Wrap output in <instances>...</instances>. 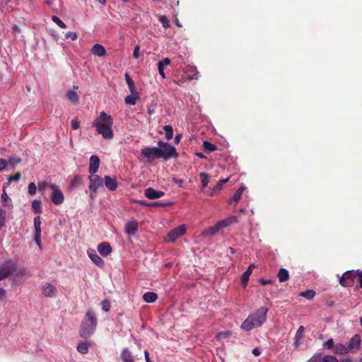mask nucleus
I'll list each match as a JSON object with an SVG mask.
<instances>
[{
	"instance_id": "1",
	"label": "nucleus",
	"mask_w": 362,
	"mask_h": 362,
	"mask_svg": "<svg viewBox=\"0 0 362 362\" xmlns=\"http://www.w3.org/2000/svg\"><path fill=\"white\" fill-rule=\"evenodd\" d=\"M112 124L113 120L112 117L104 111L100 112L99 116L95 119L92 124L93 127L96 128L98 133L101 134L105 139L113 138Z\"/></svg>"
},
{
	"instance_id": "2",
	"label": "nucleus",
	"mask_w": 362,
	"mask_h": 362,
	"mask_svg": "<svg viewBox=\"0 0 362 362\" xmlns=\"http://www.w3.org/2000/svg\"><path fill=\"white\" fill-rule=\"evenodd\" d=\"M267 312V308H259L243 321L240 328L245 331H250L255 327H260L266 321Z\"/></svg>"
},
{
	"instance_id": "3",
	"label": "nucleus",
	"mask_w": 362,
	"mask_h": 362,
	"mask_svg": "<svg viewBox=\"0 0 362 362\" xmlns=\"http://www.w3.org/2000/svg\"><path fill=\"white\" fill-rule=\"evenodd\" d=\"M97 326V319L92 311L86 312L85 317L81 322L80 328V336L82 338L87 339L90 337L95 332Z\"/></svg>"
},
{
	"instance_id": "4",
	"label": "nucleus",
	"mask_w": 362,
	"mask_h": 362,
	"mask_svg": "<svg viewBox=\"0 0 362 362\" xmlns=\"http://www.w3.org/2000/svg\"><path fill=\"white\" fill-rule=\"evenodd\" d=\"M158 148L159 155H160V158H163L165 160L171 158H177L178 156L175 148L168 143L160 141L158 142Z\"/></svg>"
},
{
	"instance_id": "5",
	"label": "nucleus",
	"mask_w": 362,
	"mask_h": 362,
	"mask_svg": "<svg viewBox=\"0 0 362 362\" xmlns=\"http://www.w3.org/2000/svg\"><path fill=\"white\" fill-rule=\"evenodd\" d=\"M16 272V265L11 260L3 263L0 266V281L7 278L13 272Z\"/></svg>"
},
{
	"instance_id": "6",
	"label": "nucleus",
	"mask_w": 362,
	"mask_h": 362,
	"mask_svg": "<svg viewBox=\"0 0 362 362\" xmlns=\"http://www.w3.org/2000/svg\"><path fill=\"white\" fill-rule=\"evenodd\" d=\"M89 180V185L88 188L91 192L90 197L92 199L94 198L93 194L95 193L100 187H102L103 185V180L101 177L95 173L91 174L88 176Z\"/></svg>"
},
{
	"instance_id": "7",
	"label": "nucleus",
	"mask_w": 362,
	"mask_h": 362,
	"mask_svg": "<svg viewBox=\"0 0 362 362\" xmlns=\"http://www.w3.org/2000/svg\"><path fill=\"white\" fill-rule=\"evenodd\" d=\"M358 272L347 271L339 278V283L344 287L351 286L356 281Z\"/></svg>"
},
{
	"instance_id": "8",
	"label": "nucleus",
	"mask_w": 362,
	"mask_h": 362,
	"mask_svg": "<svg viewBox=\"0 0 362 362\" xmlns=\"http://www.w3.org/2000/svg\"><path fill=\"white\" fill-rule=\"evenodd\" d=\"M50 189H52L50 199L52 203L55 205L62 204L64 200V197L59 187L57 185H50Z\"/></svg>"
},
{
	"instance_id": "9",
	"label": "nucleus",
	"mask_w": 362,
	"mask_h": 362,
	"mask_svg": "<svg viewBox=\"0 0 362 362\" xmlns=\"http://www.w3.org/2000/svg\"><path fill=\"white\" fill-rule=\"evenodd\" d=\"M186 233V227L185 225H180L178 227L172 229L165 238V242H175L179 237L183 235Z\"/></svg>"
},
{
	"instance_id": "10",
	"label": "nucleus",
	"mask_w": 362,
	"mask_h": 362,
	"mask_svg": "<svg viewBox=\"0 0 362 362\" xmlns=\"http://www.w3.org/2000/svg\"><path fill=\"white\" fill-rule=\"evenodd\" d=\"M141 154L146 158L148 161H151L155 158H160L158 147H146L141 150Z\"/></svg>"
},
{
	"instance_id": "11",
	"label": "nucleus",
	"mask_w": 362,
	"mask_h": 362,
	"mask_svg": "<svg viewBox=\"0 0 362 362\" xmlns=\"http://www.w3.org/2000/svg\"><path fill=\"white\" fill-rule=\"evenodd\" d=\"M42 293L45 297H55L57 293V288L49 283H45L41 287Z\"/></svg>"
},
{
	"instance_id": "12",
	"label": "nucleus",
	"mask_w": 362,
	"mask_h": 362,
	"mask_svg": "<svg viewBox=\"0 0 362 362\" xmlns=\"http://www.w3.org/2000/svg\"><path fill=\"white\" fill-rule=\"evenodd\" d=\"M87 254L91 261L98 267H103L105 264L103 259L98 255L94 249L89 248L87 250Z\"/></svg>"
},
{
	"instance_id": "13",
	"label": "nucleus",
	"mask_w": 362,
	"mask_h": 362,
	"mask_svg": "<svg viewBox=\"0 0 362 362\" xmlns=\"http://www.w3.org/2000/svg\"><path fill=\"white\" fill-rule=\"evenodd\" d=\"M144 195L150 199H156L162 197L164 195L163 191L156 190L152 187H148L145 189Z\"/></svg>"
},
{
	"instance_id": "14",
	"label": "nucleus",
	"mask_w": 362,
	"mask_h": 362,
	"mask_svg": "<svg viewBox=\"0 0 362 362\" xmlns=\"http://www.w3.org/2000/svg\"><path fill=\"white\" fill-rule=\"evenodd\" d=\"M98 251L100 255L107 257L112 253V249L107 242H103L98 245Z\"/></svg>"
},
{
	"instance_id": "15",
	"label": "nucleus",
	"mask_w": 362,
	"mask_h": 362,
	"mask_svg": "<svg viewBox=\"0 0 362 362\" xmlns=\"http://www.w3.org/2000/svg\"><path fill=\"white\" fill-rule=\"evenodd\" d=\"M100 165V159L98 156L93 155L90 158L89 160V173L94 174L98 170Z\"/></svg>"
},
{
	"instance_id": "16",
	"label": "nucleus",
	"mask_w": 362,
	"mask_h": 362,
	"mask_svg": "<svg viewBox=\"0 0 362 362\" xmlns=\"http://www.w3.org/2000/svg\"><path fill=\"white\" fill-rule=\"evenodd\" d=\"M104 183L105 187L110 191L115 190L118 187V183L115 177H112L110 175H106L104 177Z\"/></svg>"
},
{
	"instance_id": "17",
	"label": "nucleus",
	"mask_w": 362,
	"mask_h": 362,
	"mask_svg": "<svg viewBox=\"0 0 362 362\" xmlns=\"http://www.w3.org/2000/svg\"><path fill=\"white\" fill-rule=\"evenodd\" d=\"M170 64V60L168 58H164L163 60L159 61L158 63V70L160 76L164 79L165 78V74L164 70L166 66Z\"/></svg>"
},
{
	"instance_id": "18",
	"label": "nucleus",
	"mask_w": 362,
	"mask_h": 362,
	"mask_svg": "<svg viewBox=\"0 0 362 362\" xmlns=\"http://www.w3.org/2000/svg\"><path fill=\"white\" fill-rule=\"evenodd\" d=\"M138 230V223L136 221L128 222L125 226V233L129 235H134Z\"/></svg>"
},
{
	"instance_id": "19",
	"label": "nucleus",
	"mask_w": 362,
	"mask_h": 362,
	"mask_svg": "<svg viewBox=\"0 0 362 362\" xmlns=\"http://www.w3.org/2000/svg\"><path fill=\"white\" fill-rule=\"evenodd\" d=\"M255 267V266L254 264H251L246 269V271L241 276V281L243 286H245L247 285L250 276L252 274Z\"/></svg>"
},
{
	"instance_id": "20",
	"label": "nucleus",
	"mask_w": 362,
	"mask_h": 362,
	"mask_svg": "<svg viewBox=\"0 0 362 362\" xmlns=\"http://www.w3.org/2000/svg\"><path fill=\"white\" fill-rule=\"evenodd\" d=\"M91 52L94 55L98 57H104L106 54V50L105 47L100 44L94 45L92 47Z\"/></svg>"
},
{
	"instance_id": "21",
	"label": "nucleus",
	"mask_w": 362,
	"mask_h": 362,
	"mask_svg": "<svg viewBox=\"0 0 362 362\" xmlns=\"http://www.w3.org/2000/svg\"><path fill=\"white\" fill-rule=\"evenodd\" d=\"M361 337L358 334H355L350 340L348 348L349 350L354 349L355 348H358L361 344Z\"/></svg>"
},
{
	"instance_id": "22",
	"label": "nucleus",
	"mask_w": 362,
	"mask_h": 362,
	"mask_svg": "<svg viewBox=\"0 0 362 362\" xmlns=\"http://www.w3.org/2000/svg\"><path fill=\"white\" fill-rule=\"evenodd\" d=\"M349 348L346 344H338L334 346V352L336 354H346L349 352Z\"/></svg>"
},
{
	"instance_id": "23",
	"label": "nucleus",
	"mask_w": 362,
	"mask_h": 362,
	"mask_svg": "<svg viewBox=\"0 0 362 362\" xmlns=\"http://www.w3.org/2000/svg\"><path fill=\"white\" fill-rule=\"evenodd\" d=\"M219 230L220 229L216 223L214 226L205 229L202 232V235L205 237H211L216 235Z\"/></svg>"
},
{
	"instance_id": "24",
	"label": "nucleus",
	"mask_w": 362,
	"mask_h": 362,
	"mask_svg": "<svg viewBox=\"0 0 362 362\" xmlns=\"http://www.w3.org/2000/svg\"><path fill=\"white\" fill-rule=\"evenodd\" d=\"M158 298V295L155 292L148 291L146 292L143 295V299L146 303H153L155 302Z\"/></svg>"
},
{
	"instance_id": "25",
	"label": "nucleus",
	"mask_w": 362,
	"mask_h": 362,
	"mask_svg": "<svg viewBox=\"0 0 362 362\" xmlns=\"http://www.w3.org/2000/svg\"><path fill=\"white\" fill-rule=\"evenodd\" d=\"M278 278L280 282H285L289 279V274L287 269L281 268L278 272Z\"/></svg>"
},
{
	"instance_id": "26",
	"label": "nucleus",
	"mask_w": 362,
	"mask_h": 362,
	"mask_svg": "<svg viewBox=\"0 0 362 362\" xmlns=\"http://www.w3.org/2000/svg\"><path fill=\"white\" fill-rule=\"evenodd\" d=\"M125 81L127 82V84L128 85L131 93L133 95H136L137 92L136 90V87L134 86V83L127 74H125Z\"/></svg>"
},
{
	"instance_id": "27",
	"label": "nucleus",
	"mask_w": 362,
	"mask_h": 362,
	"mask_svg": "<svg viewBox=\"0 0 362 362\" xmlns=\"http://www.w3.org/2000/svg\"><path fill=\"white\" fill-rule=\"evenodd\" d=\"M89 345L90 344L88 342H81L77 345L76 349L79 353L86 354L88 352Z\"/></svg>"
},
{
	"instance_id": "28",
	"label": "nucleus",
	"mask_w": 362,
	"mask_h": 362,
	"mask_svg": "<svg viewBox=\"0 0 362 362\" xmlns=\"http://www.w3.org/2000/svg\"><path fill=\"white\" fill-rule=\"evenodd\" d=\"M67 98L73 103L78 101V95L74 90H68L66 93Z\"/></svg>"
},
{
	"instance_id": "29",
	"label": "nucleus",
	"mask_w": 362,
	"mask_h": 362,
	"mask_svg": "<svg viewBox=\"0 0 362 362\" xmlns=\"http://www.w3.org/2000/svg\"><path fill=\"white\" fill-rule=\"evenodd\" d=\"M228 180L229 177L219 180L209 194L212 196L216 191L220 190L222 188L223 185L226 183Z\"/></svg>"
},
{
	"instance_id": "30",
	"label": "nucleus",
	"mask_w": 362,
	"mask_h": 362,
	"mask_svg": "<svg viewBox=\"0 0 362 362\" xmlns=\"http://www.w3.org/2000/svg\"><path fill=\"white\" fill-rule=\"evenodd\" d=\"M199 177L201 179L202 188L204 189L206 187L209 182V175L206 173L202 172L199 173Z\"/></svg>"
},
{
	"instance_id": "31",
	"label": "nucleus",
	"mask_w": 362,
	"mask_h": 362,
	"mask_svg": "<svg viewBox=\"0 0 362 362\" xmlns=\"http://www.w3.org/2000/svg\"><path fill=\"white\" fill-rule=\"evenodd\" d=\"M163 129L165 134V138L168 140H170L173 136V127L171 125H165Z\"/></svg>"
},
{
	"instance_id": "32",
	"label": "nucleus",
	"mask_w": 362,
	"mask_h": 362,
	"mask_svg": "<svg viewBox=\"0 0 362 362\" xmlns=\"http://www.w3.org/2000/svg\"><path fill=\"white\" fill-rule=\"evenodd\" d=\"M121 357L124 362H128L133 359L132 354L128 349H123Z\"/></svg>"
},
{
	"instance_id": "33",
	"label": "nucleus",
	"mask_w": 362,
	"mask_h": 362,
	"mask_svg": "<svg viewBox=\"0 0 362 362\" xmlns=\"http://www.w3.org/2000/svg\"><path fill=\"white\" fill-rule=\"evenodd\" d=\"M245 189V187L243 186L240 187L234 193L231 200L235 202H237L240 199L241 195H242L243 192H244Z\"/></svg>"
},
{
	"instance_id": "34",
	"label": "nucleus",
	"mask_w": 362,
	"mask_h": 362,
	"mask_svg": "<svg viewBox=\"0 0 362 362\" xmlns=\"http://www.w3.org/2000/svg\"><path fill=\"white\" fill-rule=\"evenodd\" d=\"M40 226H41L40 217V216H37L34 218L35 233H37V235H39V234H41Z\"/></svg>"
},
{
	"instance_id": "35",
	"label": "nucleus",
	"mask_w": 362,
	"mask_h": 362,
	"mask_svg": "<svg viewBox=\"0 0 362 362\" xmlns=\"http://www.w3.org/2000/svg\"><path fill=\"white\" fill-rule=\"evenodd\" d=\"M300 296L308 300L313 299L315 296V292L313 290H306L300 293Z\"/></svg>"
},
{
	"instance_id": "36",
	"label": "nucleus",
	"mask_w": 362,
	"mask_h": 362,
	"mask_svg": "<svg viewBox=\"0 0 362 362\" xmlns=\"http://www.w3.org/2000/svg\"><path fill=\"white\" fill-rule=\"evenodd\" d=\"M32 208L35 213H42L41 202L40 200H34L32 202Z\"/></svg>"
},
{
	"instance_id": "37",
	"label": "nucleus",
	"mask_w": 362,
	"mask_h": 362,
	"mask_svg": "<svg viewBox=\"0 0 362 362\" xmlns=\"http://www.w3.org/2000/svg\"><path fill=\"white\" fill-rule=\"evenodd\" d=\"M138 99L137 94L136 95H127L125 98V103L128 105H134L136 104V100Z\"/></svg>"
},
{
	"instance_id": "38",
	"label": "nucleus",
	"mask_w": 362,
	"mask_h": 362,
	"mask_svg": "<svg viewBox=\"0 0 362 362\" xmlns=\"http://www.w3.org/2000/svg\"><path fill=\"white\" fill-rule=\"evenodd\" d=\"M21 158L18 156H13L8 158V164L11 165L13 168H15V166L20 163L21 162Z\"/></svg>"
},
{
	"instance_id": "39",
	"label": "nucleus",
	"mask_w": 362,
	"mask_h": 362,
	"mask_svg": "<svg viewBox=\"0 0 362 362\" xmlns=\"http://www.w3.org/2000/svg\"><path fill=\"white\" fill-rule=\"evenodd\" d=\"M1 200L3 202V204L4 206H10L11 205V199L10 197L7 195L5 190H4L2 194H1Z\"/></svg>"
},
{
	"instance_id": "40",
	"label": "nucleus",
	"mask_w": 362,
	"mask_h": 362,
	"mask_svg": "<svg viewBox=\"0 0 362 362\" xmlns=\"http://www.w3.org/2000/svg\"><path fill=\"white\" fill-rule=\"evenodd\" d=\"M203 147L206 151H208L210 152L215 151L216 148V147L214 144H213L209 141H204Z\"/></svg>"
},
{
	"instance_id": "41",
	"label": "nucleus",
	"mask_w": 362,
	"mask_h": 362,
	"mask_svg": "<svg viewBox=\"0 0 362 362\" xmlns=\"http://www.w3.org/2000/svg\"><path fill=\"white\" fill-rule=\"evenodd\" d=\"M52 20L61 28H66V25L57 16H53Z\"/></svg>"
},
{
	"instance_id": "42",
	"label": "nucleus",
	"mask_w": 362,
	"mask_h": 362,
	"mask_svg": "<svg viewBox=\"0 0 362 362\" xmlns=\"http://www.w3.org/2000/svg\"><path fill=\"white\" fill-rule=\"evenodd\" d=\"M231 335V332L229 331H224L218 332L216 337L217 339H228Z\"/></svg>"
},
{
	"instance_id": "43",
	"label": "nucleus",
	"mask_w": 362,
	"mask_h": 362,
	"mask_svg": "<svg viewBox=\"0 0 362 362\" xmlns=\"http://www.w3.org/2000/svg\"><path fill=\"white\" fill-rule=\"evenodd\" d=\"M159 21L165 28H168L170 27L169 20L165 16H161L159 18Z\"/></svg>"
},
{
	"instance_id": "44",
	"label": "nucleus",
	"mask_w": 362,
	"mask_h": 362,
	"mask_svg": "<svg viewBox=\"0 0 362 362\" xmlns=\"http://www.w3.org/2000/svg\"><path fill=\"white\" fill-rule=\"evenodd\" d=\"M334 340L333 339H329L327 341H326L323 344L322 347L325 349H329L331 348H334Z\"/></svg>"
},
{
	"instance_id": "45",
	"label": "nucleus",
	"mask_w": 362,
	"mask_h": 362,
	"mask_svg": "<svg viewBox=\"0 0 362 362\" xmlns=\"http://www.w3.org/2000/svg\"><path fill=\"white\" fill-rule=\"evenodd\" d=\"M52 184L47 183L46 182H43L42 183L39 184L38 185V189L40 192H44L47 188L50 189V185Z\"/></svg>"
},
{
	"instance_id": "46",
	"label": "nucleus",
	"mask_w": 362,
	"mask_h": 362,
	"mask_svg": "<svg viewBox=\"0 0 362 362\" xmlns=\"http://www.w3.org/2000/svg\"><path fill=\"white\" fill-rule=\"evenodd\" d=\"M28 192L30 195H34L36 193V185L34 182H30L28 185Z\"/></svg>"
},
{
	"instance_id": "47",
	"label": "nucleus",
	"mask_w": 362,
	"mask_h": 362,
	"mask_svg": "<svg viewBox=\"0 0 362 362\" xmlns=\"http://www.w3.org/2000/svg\"><path fill=\"white\" fill-rule=\"evenodd\" d=\"M6 211L0 207V229L5 223Z\"/></svg>"
},
{
	"instance_id": "48",
	"label": "nucleus",
	"mask_w": 362,
	"mask_h": 362,
	"mask_svg": "<svg viewBox=\"0 0 362 362\" xmlns=\"http://www.w3.org/2000/svg\"><path fill=\"white\" fill-rule=\"evenodd\" d=\"M322 362H339L336 357L327 355L323 357Z\"/></svg>"
},
{
	"instance_id": "49",
	"label": "nucleus",
	"mask_w": 362,
	"mask_h": 362,
	"mask_svg": "<svg viewBox=\"0 0 362 362\" xmlns=\"http://www.w3.org/2000/svg\"><path fill=\"white\" fill-rule=\"evenodd\" d=\"M216 224L220 230L229 226L226 218L217 222Z\"/></svg>"
},
{
	"instance_id": "50",
	"label": "nucleus",
	"mask_w": 362,
	"mask_h": 362,
	"mask_svg": "<svg viewBox=\"0 0 362 362\" xmlns=\"http://www.w3.org/2000/svg\"><path fill=\"white\" fill-rule=\"evenodd\" d=\"M21 173H17L14 175L9 176L8 177V180H9V182H11L13 181L18 182L21 179Z\"/></svg>"
},
{
	"instance_id": "51",
	"label": "nucleus",
	"mask_w": 362,
	"mask_h": 362,
	"mask_svg": "<svg viewBox=\"0 0 362 362\" xmlns=\"http://www.w3.org/2000/svg\"><path fill=\"white\" fill-rule=\"evenodd\" d=\"M78 35L75 32H68L65 34L66 38H71L72 40H76Z\"/></svg>"
},
{
	"instance_id": "52",
	"label": "nucleus",
	"mask_w": 362,
	"mask_h": 362,
	"mask_svg": "<svg viewBox=\"0 0 362 362\" xmlns=\"http://www.w3.org/2000/svg\"><path fill=\"white\" fill-rule=\"evenodd\" d=\"M80 127L78 120L75 118L71 120V128L74 130L78 129Z\"/></svg>"
},
{
	"instance_id": "53",
	"label": "nucleus",
	"mask_w": 362,
	"mask_h": 362,
	"mask_svg": "<svg viewBox=\"0 0 362 362\" xmlns=\"http://www.w3.org/2000/svg\"><path fill=\"white\" fill-rule=\"evenodd\" d=\"M102 305H103V310L105 312H107L109 311L110 308V302L107 301V300H103L102 302Z\"/></svg>"
},
{
	"instance_id": "54",
	"label": "nucleus",
	"mask_w": 362,
	"mask_h": 362,
	"mask_svg": "<svg viewBox=\"0 0 362 362\" xmlns=\"http://www.w3.org/2000/svg\"><path fill=\"white\" fill-rule=\"evenodd\" d=\"M139 51H140V47L139 45H136L134 52H133V57L135 59H138L139 57Z\"/></svg>"
},
{
	"instance_id": "55",
	"label": "nucleus",
	"mask_w": 362,
	"mask_h": 362,
	"mask_svg": "<svg viewBox=\"0 0 362 362\" xmlns=\"http://www.w3.org/2000/svg\"><path fill=\"white\" fill-rule=\"evenodd\" d=\"M7 164L8 162L6 160L0 158V172L3 171L5 169Z\"/></svg>"
},
{
	"instance_id": "56",
	"label": "nucleus",
	"mask_w": 362,
	"mask_h": 362,
	"mask_svg": "<svg viewBox=\"0 0 362 362\" xmlns=\"http://www.w3.org/2000/svg\"><path fill=\"white\" fill-rule=\"evenodd\" d=\"M229 226L233 223L238 222V218L236 216H230L226 218Z\"/></svg>"
},
{
	"instance_id": "57",
	"label": "nucleus",
	"mask_w": 362,
	"mask_h": 362,
	"mask_svg": "<svg viewBox=\"0 0 362 362\" xmlns=\"http://www.w3.org/2000/svg\"><path fill=\"white\" fill-rule=\"evenodd\" d=\"M360 284V286L362 288V271L361 272H358V275H356V281Z\"/></svg>"
},
{
	"instance_id": "58",
	"label": "nucleus",
	"mask_w": 362,
	"mask_h": 362,
	"mask_svg": "<svg viewBox=\"0 0 362 362\" xmlns=\"http://www.w3.org/2000/svg\"><path fill=\"white\" fill-rule=\"evenodd\" d=\"M303 331H304V327L303 326H300L298 329V331H297L296 334V338H300V334L303 332Z\"/></svg>"
},
{
	"instance_id": "59",
	"label": "nucleus",
	"mask_w": 362,
	"mask_h": 362,
	"mask_svg": "<svg viewBox=\"0 0 362 362\" xmlns=\"http://www.w3.org/2000/svg\"><path fill=\"white\" fill-rule=\"evenodd\" d=\"M173 181L176 183L177 185H178L179 187H182V185L183 183V180L182 179H178V178H176V177H173Z\"/></svg>"
},
{
	"instance_id": "60",
	"label": "nucleus",
	"mask_w": 362,
	"mask_h": 362,
	"mask_svg": "<svg viewBox=\"0 0 362 362\" xmlns=\"http://www.w3.org/2000/svg\"><path fill=\"white\" fill-rule=\"evenodd\" d=\"M40 236L41 234H39V235H37V233H35V241L36 244L39 246L40 245Z\"/></svg>"
},
{
	"instance_id": "61",
	"label": "nucleus",
	"mask_w": 362,
	"mask_h": 362,
	"mask_svg": "<svg viewBox=\"0 0 362 362\" xmlns=\"http://www.w3.org/2000/svg\"><path fill=\"white\" fill-rule=\"evenodd\" d=\"M252 353L253 354L254 356H258L260 355L261 352H260V350L258 349V348H255L252 349Z\"/></svg>"
},
{
	"instance_id": "62",
	"label": "nucleus",
	"mask_w": 362,
	"mask_h": 362,
	"mask_svg": "<svg viewBox=\"0 0 362 362\" xmlns=\"http://www.w3.org/2000/svg\"><path fill=\"white\" fill-rule=\"evenodd\" d=\"M26 274V271L25 269H20L16 272L17 276H24Z\"/></svg>"
},
{
	"instance_id": "63",
	"label": "nucleus",
	"mask_w": 362,
	"mask_h": 362,
	"mask_svg": "<svg viewBox=\"0 0 362 362\" xmlns=\"http://www.w3.org/2000/svg\"><path fill=\"white\" fill-rule=\"evenodd\" d=\"M272 282V280H266V279H260V283L262 284V285H267V284H269Z\"/></svg>"
},
{
	"instance_id": "64",
	"label": "nucleus",
	"mask_w": 362,
	"mask_h": 362,
	"mask_svg": "<svg viewBox=\"0 0 362 362\" xmlns=\"http://www.w3.org/2000/svg\"><path fill=\"white\" fill-rule=\"evenodd\" d=\"M144 356L146 362H151L149 358V354L146 350L144 351Z\"/></svg>"
}]
</instances>
